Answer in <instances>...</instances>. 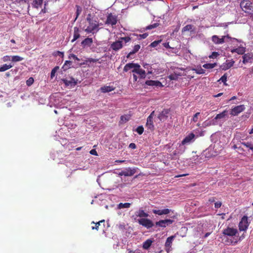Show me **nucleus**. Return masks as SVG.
Masks as SVG:
<instances>
[{
  "mask_svg": "<svg viewBox=\"0 0 253 253\" xmlns=\"http://www.w3.org/2000/svg\"><path fill=\"white\" fill-rule=\"evenodd\" d=\"M148 34L147 33H144L143 34L139 35V39H144L147 37Z\"/></svg>",
  "mask_w": 253,
  "mask_h": 253,
  "instance_id": "6e6d98bb",
  "label": "nucleus"
},
{
  "mask_svg": "<svg viewBox=\"0 0 253 253\" xmlns=\"http://www.w3.org/2000/svg\"><path fill=\"white\" fill-rule=\"evenodd\" d=\"M215 201L214 197H211L209 199V202L210 203H213Z\"/></svg>",
  "mask_w": 253,
  "mask_h": 253,
  "instance_id": "69168bd1",
  "label": "nucleus"
},
{
  "mask_svg": "<svg viewBox=\"0 0 253 253\" xmlns=\"http://www.w3.org/2000/svg\"><path fill=\"white\" fill-rule=\"evenodd\" d=\"M163 45L167 48H171L169 42H164L163 43Z\"/></svg>",
  "mask_w": 253,
  "mask_h": 253,
  "instance_id": "052dcab7",
  "label": "nucleus"
},
{
  "mask_svg": "<svg viewBox=\"0 0 253 253\" xmlns=\"http://www.w3.org/2000/svg\"><path fill=\"white\" fill-rule=\"evenodd\" d=\"M153 243L152 239H147L143 244V248L145 250H148Z\"/></svg>",
  "mask_w": 253,
  "mask_h": 253,
  "instance_id": "bb28decb",
  "label": "nucleus"
},
{
  "mask_svg": "<svg viewBox=\"0 0 253 253\" xmlns=\"http://www.w3.org/2000/svg\"><path fill=\"white\" fill-rule=\"evenodd\" d=\"M227 113L228 111L225 110L223 111L222 113L218 114L216 115L215 117L214 118V120H218V119H222L224 118L225 117L227 116Z\"/></svg>",
  "mask_w": 253,
  "mask_h": 253,
  "instance_id": "cd10ccee",
  "label": "nucleus"
},
{
  "mask_svg": "<svg viewBox=\"0 0 253 253\" xmlns=\"http://www.w3.org/2000/svg\"><path fill=\"white\" fill-rule=\"evenodd\" d=\"M90 153L91 155L97 156V153L95 149H92V150H90Z\"/></svg>",
  "mask_w": 253,
  "mask_h": 253,
  "instance_id": "680f3d73",
  "label": "nucleus"
},
{
  "mask_svg": "<svg viewBox=\"0 0 253 253\" xmlns=\"http://www.w3.org/2000/svg\"><path fill=\"white\" fill-rule=\"evenodd\" d=\"M130 206V203H120L118 205V208L119 209H123V208H129Z\"/></svg>",
  "mask_w": 253,
  "mask_h": 253,
  "instance_id": "c9c22d12",
  "label": "nucleus"
},
{
  "mask_svg": "<svg viewBox=\"0 0 253 253\" xmlns=\"http://www.w3.org/2000/svg\"><path fill=\"white\" fill-rule=\"evenodd\" d=\"M200 112H197L193 116V118H192V121L194 122H197L198 121V116L199 115H200Z\"/></svg>",
  "mask_w": 253,
  "mask_h": 253,
  "instance_id": "8fccbe9b",
  "label": "nucleus"
},
{
  "mask_svg": "<svg viewBox=\"0 0 253 253\" xmlns=\"http://www.w3.org/2000/svg\"><path fill=\"white\" fill-rule=\"evenodd\" d=\"M140 48V46L139 44L135 45L133 47V49L132 51H130L128 55L126 56L127 58H129L130 55L136 53Z\"/></svg>",
  "mask_w": 253,
  "mask_h": 253,
  "instance_id": "c756f323",
  "label": "nucleus"
},
{
  "mask_svg": "<svg viewBox=\"0 0 253 253\" xmlns=\"http://www.w3.org/2000/svg\"><path fill=\"white\" fill-rule=\"evenodd\" d=\"M93 42V40L91 38H86L82 42V45L84 46H90Z\"/></svg>",
  "mask_w": 253,
  "mask_h": 253,
  "instance_id": "5701e85b",
  "label": "nucleus"
},
{
  "mask_svg": "<svg viewBox=\"0 0 253 253\" xmlns=\"http://www.w3.org/2000/svg\"><path fill=\"white\" fill-rule=\"evenodd\" d=\"M222 203L221 202H217L214 203V207L216 209H218L221 207Z\"/></svg>",
  "mask_w": 253,
  "mask_h": 253,
  "instance_id": "4d7b16f0",
  "label": "nucleus"
},
{
  "mask_svg": "<svg viewBox=\"0 0 253 253\" xmlns=\"http://www.w3.org/2000/svg\"><path fill=\"white\" fill-rule=\"evenodd\" d=\"M132 72L138 74L140 78L141 79H145L146 77L145 71L140 68V66L138 64V67L132 70Z\"/></svg>",
  "mask_w": 253,
  "mask_h": 253,
  "instance_id": "4468645a",
  "label": "nucleus"
},
{
  "mask_svg": "<svg viewBox=\"0 0 253 253\" xmlns=\"http://www.w3.org/2000/svg\"><path fill=\"white\" fill-rule=\"evenodd\" d=\"M217 66V64L216 63H206L203 65V67L207 69H211L214 68Z\"/></svg>",
  "mask_w": 253,
  "mask_h": 253,
  "instance_id": "473e14b6",
  "label": "nucleus"
},
{
  "mask_svg": "<svg viewBox=\"0 0 253 253\" xmlns=\"http://www.w3.org/2000/svg\"><path fill=\"white\" fill-rule=\"evenodd\" d=\"M211 39L212 41L216 44H222L225 42V37L223 36L220 38L216 35H213L212 36Z\"/></svg>",
  "mask_w": 253,
  "mask_h": 253,
  "instance_id": "dca6fc26",
  "label": "nucleus"
},
{
  "mask_svg": "<svg viewBox=\"0 0 253 253\" xmlns=\"http://www.w3.org/2000/svg\"><path fill=\"white\" fill-rule=\"evenodd\" d=\"M114 89L115 87L111 86H103L100 88V90L103 93L109 92Z\"/></svg>",
  "mask_w": 253,
  "mask_h": 253,
  "instance_id": "b1692460",
  "label": "nucleus"
},
{
  "mask_svg": "<svg viewBox=\"0 0 253 253\" xmlns=\"http://www.w3.org/2000/svg\"><path fill=\"white\" fill-rule=\"evenodd\" d=\"M237 233V229L229 227L224 229L222 232L223 235L231 237L235 236Z\"/></svg>",
  "mask_w": 253,
  "mask_h": 253,
  "instance_id": "0eeeda50",
  "label": "nucleus"
},
{
  "mask_svg": "<svg viewBox=\"0 0 253 253\" xmlns=\"http://www.w3.org/2000/svg\"><path fill=\"white\" fill-rule=\"evenodd\" d=\"M174 238H175V236H171L168 237L167 239L165 246V250L168 253H169L170 251V248H171L172 241Z\"/></svg>",
  "mask_w": 253,
  "mask_h": 253,
  "instance_id": "2eb2a0df",
  "label": "nucleus"
},
{
  "mask_svg": "<svg viewBox=\"0 0 253 253\" xmlns=\"http://www.w3.org/2000/svg\"><path fill=\"white\" fill-rule=\"evenodd\" d=\"M117 23V17L116 15L110 13L108 15L105 23L108 25L114 26Z\"/></svg>",
  "mask_w": 253,
  "mask_h": 253,
  "instance_id": "6e6552de",
  "label": "nucleus"
},
{
  "mask_svg": "<svg viewBox=\"0 0 253 253\" xmlns=\"http://www.w3.org/2000/svg\"><path fill=\"white\" fill-rule=\"evenodd\" d=\"M136 67H138V64L134 63H129L126 64L123 70L124 72H126L129 70H133V69H135Z\"/></svg>",
  "mask_w": 253,
  "mask_h": 253,
  "instance_id": "6ab92c4d",
  "label": "nucleus"
},
{
  "mask_svg": "<svg viewBox=\"0 0 253 253\" xmlns=\"http://www.w3.org/2000/svg\"><path fill=\"white\" fill-rule=\"evenodd\" d=\"M249 225L248 222V217L246 215H244L242 218L239 224V229L240 231H246L248 229Z\"/></svg>",
  "mask_w": 253,
  "mask_h": 253,
  "instance_id": "7ed1b4c3",
  "label": "nucleus"
},
{
  "mask_svg": "<svg viewBox=\"0 0 253 253\" xmlns=\"http://www.w3.org/2000/svg\"><path fill=\"white\" fill-rule=\"evenodd\" d=\"M12 66L13 65H7L6 64H5L0 67V72H4L7 70L10 69L11 67H12Z\"/></svg>",
  "mask_w": 253,
  "mask_h": 253,
  "instance_id": "f704fd0d",
  "label": "nucleus"
},
{
  "mask_svg": "<svg viewBox=\"0 0 253 253\" xmlns=\"http://www.w3.org/2000/svg\"><path fill=\"white\" fill-rule=\"evenodd\" d=\"M71 64H72V62L71 61H66L63 65V68H65V69L66 70L67 69L66 66L70 67L71 65ZM68 68L69 67H68Z\"/></svg>",
  "mask_w": 253,
  "mask_h": 253,
  "instance_id": "3c124183",
  "label": "nucleus"
},
{
  "mask_svg": "<svg viewBox=\"0 0 253 253\" xmlns=\"http://www.w3.org/2000/svg\"><path fill=\"white\" fill-rule=\"evenodd\" d=\"M143 66L145 68H147L148 70V73H149V74L152 73V71L151 70H150L152 68L150 65H149L148 64H146L144 65Z\"/></svg>",
  "mask_w": 253,
  "mask_h": 253,
  "instance_id": "864d4df0",
  "label": "nucleus"
},
{
  "mask_svg": "<svg viewBox=\"0 0 253 253\" xmlns=\"http://www.w3.org/2000/svg\"><path fill=\"white\" fill-rule=\"evenodd\" d=\"M181 75L180 74H177L174 73V74H171L169 76V78L170 80H177L179 76H181Z\"/></svg>",
  "mask_w": 253,
  "mask_h": 253,
  "instance_id": "e433bc0d",
  "label": "nucleus"
},
{
  "mask_svg": "<svg viewBox=\"0 0 253 253\" xmlns=\"http://www.w3.org/2000/svg\"><path fill=\"white\" fill-rule=\"evenodd\" d=\"M154 111H153L149 116L147 120L146 126L148 129L151 130H153L154 128L153 121V118L154 115Z\"/></svg>",
  "mask_w": 253,
  "mask_h": 253,
  "instance_id": "f8f14e48",
  "label": "nucleus"
},
{
  "mask_svg": "<svg viewBox=\"0 0 253 253\" xmlns=\"http://www.w3.org/2000/svg\"><path fill=\"white\" fill-rule=\"evenodd\" d=\"M136 132L139 134H142L144 131V128L142 126H139L136 129Z\"/></svg>",
  "mask_w": 253,
  "mask_h": 253,
  "instance_id": "a18cd8bd",
  "label": "nucleus"
},
{
  "mask_svg": "<svg viewBox=\"0 0 253 253\" xmlns=\"http://www.w3.org/2000/svg\"><path fill=\"white\" fill-rule=\"evenodd\" d=\"M145 84L149 86H162V83L158 81L148 80L146 81Z\"/></svg>",
  "mask_w": 253,
  "mask_h": 253,
  "instance_id": "aec40b11",
  "label": "nucleus"
},
{
  "mask_svg": "<svg viewBox=\"0 0 253 253\" xmlns=\"http://www.w3.org/2000/svg\"><path fill=\"white\" fill-rule=\"evenodd\" d=\"M195 137V135L193 133L191 132L189 133L183 139L181 142V144L182 145H186L191 143L194 141Z\"/></svg>",
  "mask_w": 253,
  "mask_h": 253,
  "instance_id": "ddd939ff",
  "label": "nucleus"
},
{
  "mask_svg": "<svg viewBox=\"0 0 253 253\" xmlns=\"http://www.w3.org/2000/svg\"><path fill=\"white\" fill-rule=\"evenodd\" d=\"M23 60V58L18 55H14L11 57L12 62H19Z\"/></svg>",
  "mask_w": 253,
  "mask_h": 253,
  "instance_id": "58836bf2",
  "label": "nucleus"
},
{
  "mask_svg": "<svg viewBox=\"0 0 253 253\" xmlns=\"http://www.w3.org/2000/svg\"><path fill=\"white\" fill-rule=\"evenodd\" d=\"M227 74L225 73L218 81V82L221 81L225 85H227V84L226 83L227 81Z\"/></svg>",
  "mask_w": 253,
  "mask_h": 253,
  "instance_id": "4c0bfd02",
  "label": "nucleus"
},
{
  "mask_svg": "<svg viewBox=\"0 0 253 253\" xmlns=\"http://www.w3.org/2000/svg\"><path fill=\"white\" fill-rule=\"evenodd\" d=\"M242 58L244 64L252 62L253 61V51L244 54Z\"/></svg>",
  "mask_w": 253,
  "mask_h": 253,
  "instance_id": "9d476101",
  "label": "nucleus"
},
{
  "mask_svg": "<svg viewBox=\"0 0 253 253\" xmlns=\"http://www.w3.org/2000/svg\"><path fill=\"white\" fill-rule=\"evenodd\" d=\"M240 7L242 10L246 13H251L253 9V3L249 0H242Z\"/></svg>",
  "mask_w": 253,
  "mask_h": 253,
  "instance_id": "f03ea898",
  "label": "nucleus"
},
{
  "mask_svg": "<svg viewBox=\"0 0 253 253\" xmlns=\"http://www.w3.org/2000/svg\"><path fill=\"white\" fill-rule=\"evenodd\" d=\"M130 116L128 115H123L121 117L120 123H124L129 120Z\"/></svg>",
  "mask_w": 253,
  "mask_h": 253,
  "instance_id": "72a5a7b5",
  "label": "nucleus"
},
{
  "mask_svg": "<svg viewBox=\"0 0 253 253\" xmlns=\"http://www.w3.org/2000/svg\"><path fill=\"white\" fill-rule=\"evenodd\" d=\"M103 223V227H105V220L103 219L100 221H99L98 222H97L95 223L94 221H92L91 222V224H95V226H92L91 228L92 230L96 229V230H99V227L101 225V224Z\"/></svg>",
  "mask_w": 253,
  "mask_h": 253,
  "instance_id": "393cba45",
  "label": "nucleus"
},
{
  "mask_svg": "<svg viewBox=\"0 0 253 253\" xmlns=\"http://www.w3.org/2000/svg\"><path fill=\"white\" fill-rule=\"evenodd\" d=\"M158 23H154L153 24L147 26L145 28V29L146 30H151V29H154L155 28H156L157 27H158Z\"/></svg>",
  "mask_w": 253,
  "mask_h": 253,
  "instance_id": "49530a36",
  "label": "nucleus"
},
{
  "mask_svg": "<svg viewBox=\"0 0 253 253\" xmlns=\"http://www.w3.org/2000/svg\"><path fill=\"white\" fill-rule=\"evenodd\" d=\"M129 148H131V149H134L136 148V146L135 145V143H131L129 145Z\"/></svg>",
  "mask_w": 253,
  "mask_h": 253,
  "instance_id": "bf43d9fd",
  "label": "nucleus"
},
{
  "mask_svg": "<svg viewBox=\"0 0 253 253\" xmlns=\"http://www.w3.org/2000/svg\"><path fill=\"white\" fill-rule=\"evenodd\" d=\"M194 30V26L192 25L189 24L184 26L182 29V33H185L187 31H193Z\"/></svg>",
  "mask_w": 253,
  "mask_h": 253,
  "instance_id": "7c9ffc66",
  "label": "nucleus"
},
{
  "mask_svg": "<svg viewBox=\"0 0 253 253\" xmlns=\"http://www.w3.org/2000/svg\"><path fill=\"white\" fill-rule=\"evenodd\" d=\"M170 210L169 209H164L163 210H153L152 212L155 214L162 215L168 214L170 212Z\"/></svg>",
  "mask_w": 253,
  "mask_h": 253,
  "instance_id": "a211bd4d",
  "label": "nucleus"
},
{
  "mask_svg": "<svg viewBox=\"0 0 253 253\" xmlns=\"http://www.w3.org/2000/svg\"><path fill=\"white\" fill-rule=\"evenodd\" d=\"M234 63L235 62L233 60L230 61L226 60V62L223 63L220 67L222 70L225 71L232 67Z\"/></svg>",
  "mask_w": 253,
  "mask_h": 253,
  "instance_id": "f3484780",
  "label": "nucleus"
},
{
  "mask_svg": "<svg viewBox=\"0 0 253 253\" xmlns=\"http://www.w3.org/2000/svg\"><path fill=\"white\" fill-rule=\"evenodd\" d=\"M169 113V111L168 109H164L159 115L158 118L160 121L166 119L168 117V114Z\"/></svg>",
  "mask_w": 253,
  "mask_h": 253,
  "instance_id": "412c9836",
  "label": "nucleus"
},
{
  "mask_svg": "<svg viewBox=\"0 0 253 253\" xmlns=\"http://www.w3.org/2000/svg\"><path fill=\"white\" fill-rule=\"evenodd\" d=\"M57 54H58L59 56H61V57H63V56H64V53H63V52H60V51H57Z\"/></svg>",
  "mask_w": 253,
  "mask_h": 253,
  "instance_id": "774afa93",
  "label": "nucleus"
},
{
  "mask_svg": "<svg viewBox=\"0 0 253 253\" xmlns=\"http://www.w3.org/2000/svg\"><path fill=\"white\" fill-rule=\"evenodd\" d=\"M34 81V80L33 78L30 77L28 79V80H27L26 84L28 86H30L33 84Z\"/></svg>",
  "mask_w": 253,
  "mask_h": 253,
  "instance_id": "de8ad7c7",
  "label": "nucleus"
},
{
  "mask_svg": "<svg viewBox=\"0 0 253 253\" xmlns=\"http://www.w3.org/2000/svg\"><path fill=\"white\" fill-rule=\"evenodd\" d=\"M63 81H64V83L65 84L67 85H69L72 83L71 81H69L67 80H64Z\"/></svg>",
  "mask_w": 253,
  "mask_h": 253,
  "instance_id": "0e129e2a",
  "label": "nucleus"
},
{
  "mask_svg": "<svg viewBox=\"0 0 253 253\" xmlns=\"http://www.w3.org/2000/svg\"><path fill=\"white\" fill-rule=\"evenodd\" d=\"M138 222L140 225L149 229L154 226V223L150 219L146 218H141L138 219Z\"/></svg>",
  "mask_w": 253,
  "mask_h": 253,
  "instance_id": "20e7f679",
  "label": "nucleus"
},
{
  "mask_svg": "<svg viewBox=\"0 0 253 253\" xmlns=\"http://www.w3.org/2000/svg\"><path fill=\"white\" fill-rule=\"evenodd\" d=\"M87 21L88 25L84 31L87 33L94 34L97 33L99 30V26L100 24L95 20L91 18L90 16L86 18Z\"/></svg>",
  "mask_w": 253,
  "mask_h": 253,
  "instance_id": "f257e3e1",
  "label": "nucleus"
},
{
  "mask_svg": "<svg viewBox=\"0 0 253 253\" xmlns=\"http://www.w3.org/2000/svg\"><path fill=\"white\" fill-rule=\"evenodd\" d=\"M242 144L250 149L253 150V143L252 142H244Z\"/></svg>",
  "mask_w": 253,
  "mask_h": 253,
  "instance_id": "ea45409f",
  "label": "nucleus"
},
{
  "mask_svg": "<svg viewBox=\"0 0 253 253\" xmlns=\"http://www.w3.org/2000/svg\"><path fill=\"white\" fill-rule=\"evenodd\" d=\"M20 1L23 3H27L28 4V8H29L30 6V1H32V0H19Z\"/></svg>",
  "mask_w": 253,
  "mask_h": 253,
  "instance_id": "13d9d810",
  "label": "nucleus"
},
{
  "mask_svg": "<svg viewBox=\"0 0 253 253\" xmlns=\"http://www.w3.org/2000/svg\"><path fill=\"white\" fill-rule=\"evenodd\" d=\"M245 51H246V48L244 47H241V46L238 47L236 48L232 49L231 50V52L232 53H237L238 54H241V55L244 54V53L245 52Z\"/></svg>",
  "mask_w": 253,
  "mask_h": 253,
  "instance_id": "4be33fe9",
  "label": "nucleus"
},
{
  "mask_svg": "<svg viewBox=\"0 0 253 253\" xmlns=\"http://www.w3.org/2000/svg\"><path fill=\"white\" fill-rule=\"evenodd\" d=\"M59 69V67L58 66H55L52 70H51V74H50V78L51 79H53L55 75V74L56 73V72L57 71V70Z\"/></svg>",
  "mask_w": 253,
  "mask_h": 253,
  "instance_id": "79ce46f5",
  "label": "nucleus"
},
{
  "mask_svg": "<svg viewBox=\"0 0 253 253\" xmlns=\"http://www.w3.org/2000/svg\"><path fill=\"white\" fill-rule=\"evenodd\" d=\"M218 55H219V53L217 52L214 51L212 52L211 54L209 56V57L210 58H215L217 57Z\"/></svg>",
  "mask_w": 253,
  "mask_h": 253,
  "instance_id": "603ef678",
  "label": "nucleus"
},
{
  "mask_svg": "<svg viewBox=\"0 0 253 253\" xmlns=\"http://www.w3.org/2000/svg\"><path fill=\"white\" fill-rule=\"evenodd\" d=\"M123 47V44L122 41L119 40L118 41H116L111 44L109 50L112 49L115 51H118L122 49Z\"/></svg>",
  "mask_w": 253,
  "mask_h": 253,
  "instance_id": "423d86ee",
  "label": "nucleus"
},
{
  "mask_svg": "<svg viewBox=\"0 0 253 253\" xmlns=\"http://www.w3.org/2000/svg\"><path fill=\"white\" fill-rule=\"evenodd\" d=\"M162 42V40H158V41H155L152 43H151L150 46L152 47H156L161 42Z\"/></svg>",
  "mask_w": 253,
  "mask_h": 253,
  "instance_id": "c03bdc74",
  "label": "nucleus"
},
{
  "mask_svg": "<svg viewBox=\"0 0 253 253\" xmlns=\"http://www.w3.org/2000/svg\"><path fill=\"white\" fill-rule=\"evenodd\" d=\"M136 172L135 168H128L120 172L119 175L120 176H131L134 175Z\"/></svg>",
  "mask_w": 253,
  "mask_h": 253,
  "instance_id": "39448f33",
  "label": "nucleus"
},
{
  "mask_svg": "<svg viewBox=\"0 0 253 253\" xmlns=\"http://www.w3.org/2000/svg\"><path fill=\"white\" fill-rule=\"evenodd\" d=\"M72 58L73 59H75L77 61H80V59L75 54H70L69 56V58L71 59Z\"/></svg>",
  "mask_w": 253,
  "mask_h": 253,
  "instance_id": "5fc2aeb1",
  "label": "nucleus"
},
{
  "mask_svg": "<svg viewBox=\"0 0 253 253\" xmlns=\"http://www.w3.org/2000/svg\"><path fill=\"white\" fill-rule=\"evenodd\" d=\"M130 40L131 39L129 37H121L119 39V40H121L122 42L124 41L126 43L129 42Z\"/></svg>",
  "mask_w": 253,
  "mask_h": 253,
  "instance_id": "09e8293b",
  "label": "nucleus"
},
{
  "mask_svg": "<svg viewBox=\"0 0 253 253\" xmlns=\"http://www.w3.org/2000/svg\"><path fill=\"white\" fill-rule=\"evenodd\" d=\"M76 7L77 8V10H76V17L75 18V21L77 19L79 15L81 14V13L82 11V8L80 6L76 5Z\"/></svg>",
  "mask_w": 253,
  "mask_h": 253,
  "instance_id": "37998d69",
  "label": "nucleus"
},
{
  "mask_svg": "<svg viewBox=\"0 0 253 253\" xmlns=\"http://www.w3.org/2000/svg\"><path fill=\"white\" fill-rule=\"evenodd\" d=\"M245 109L244 105L236 106L231 109L230 114L232 116H237L239 113L244 111Z\"/></svg>",
  "mask_w": 253,
  "mask_h": 253,
  "instance_id": "1a4fd4ad",
  "label": "nucleus"
},
{
  "mask_svg": "<svg viewBox=\"0 0 253 253\" xmlns=\"http://www.w3.org/2000/svg\"><path fill=\"white\" fill-rule=\"evenodd\" d=\"M148 214L146 213L143 210L140 209L136 214V216L140 217H147L148 216Z\"/></svg>",
  "mask_w": 253,
  "mask_h": 253,
  "instance_id": "2f4dec72",
  "label": "nucleus"
},
{
  "mask_svg": "<svg viewBox=\"0 0 253 253\" xmlns=\"http://www.w3.org/2000/svg\"><path fill=\"white\" fill-rule=\"evenodd\" d=\"M192 70L193 71H195V72L198 74H204L206 72V71L202 69L201 67L198 69L193 68Z\"/></svg>",
  "mask_w": 253,
  "mask_h": 253,
  "instance_id": "a19ab883",
  "label": "nucleus"
},
{
  "mask_svg": "<svg viewBox=\"0 0 253 253\" xmlns=\"http://www.w3.org/2000/svg\"><path fill=\"white\" fill-rule=\"evenodd\" d=\"M43 0H32V5L33 7L38 8L41 7Z\"/></svg>",
  "mask_w": 253,
  "mask_h": 253,
  "instance_id": "a878e982",
  "label": "nucleus"
},
{
  "mask_svg": "<svg viewBox=\"0 0 253 253\" xmlns=\"http://www.w3.org/2000/svg\"><path fill=\"white\" fill-rule=\"evenodd\" d=\"M173 222V220L170 219L161 220L156 222V225L161 227H166L167 226L171 224Z\"/></svg>",
  "mask_w": 253,
  "mask_h": 253,
  "instance_id": "9b49d317",
  "label": "nucleus"
},
{
  "mask_svg": "<svg viewBox=\"0 0 253 253\" xmlns=\"http://www.w3.org/2000/svg\"><path fill=\"white\" fill-rule=\"evenodd\" d=\"M133 79L134 82H136L137 80V77L135 74H133Z\"/></svg>",
  "mask_w": 253,
  "mask_h": 253,
  "instance_id": "338daca9",
  "label": "nucleus"
},
{
  "mask_svg": "<svg viewBox=\"0 0 253 253\" xmlns=\"http://www.w3.org/2000/svg\"><path fill=\"white\" fill-rule=\"evenodd\" d=\"M4 61H6L10 60V57L8 55H6L3 58Z\"/></svg>",
  "mask_w": 253,
  "mask_h": 253,
  "instance_id": "e2e57ef3",
  "label": "nucleus"
},
{
  "mask_svg": "<svg viewBox=\"0 0 253 253\" xmlns=\"http://www.w3.org/2000/svg\"><path fill=\"white\" fill-rule=\"evenodd\" d=\"M80 37V35L79 34V29L78 27H75L74 28V38L72 40V42H74L76 40H77Z\"/></svg>",
  "mask_w": 253,
  "mask_h": 253,
  "instance_id": "c85d7f7f",
  "label": "nucleus"
}]
</instances>
